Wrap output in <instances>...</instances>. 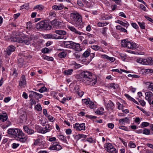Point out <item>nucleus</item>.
I'll return each instance as SVG.
<instances>
[{"label":"nucleus","mask_w":153,"mask_h":153,"mask_svg":"<svg viewBox=\"0 0 153 153\" xmlns=\"http://www.w3.org/2000/svg\"><path fill=\"white\" fill-rule=\"evenodd\" d=\"M79 76L81 78L80 81L86 84L87 85H94L97 82V78L92 75L91 72L89 71H84L80 74Z\"/></svg>","instance_id":"1"},{"label":"nucleus","mask_w":153,"mask_h":153,"mask_svg":"<svg viewBox=\"0 0 153 153\" xmlns=\"http://www.w3.org/2000/svg\"><path fill=\"white\" fill-rule=\"evenodd\" d=\"M7 132L10 136L16 137L17 140L22 143L25 142L28 139V136L18 128H10L8 130Z\"/></svg>","instance_id":"2"},{"label":"nucleus","mask_w":153,"mask_h":153,"mask_svg":"<svg viewBox=\"0 0 153 153\" xmlns=\"http://www.w3.org/2000/svg\"><path fill=\"white\" fill-rule=\"evenodd\" d=\"M70 19L71 24L75 27L80 28L83 27L81 16L79 13L73 12L71 13Z\"/></svg>","instance_id":"3"},{"label":"nucleus","mask_w":153,"mask_h":153,"mask_svg":"<svg viewBox=\"0 0 153 153\" xmlns=\"http://www.w3.org/2000/svg\"><path fill=\"white\" fill-rule=\"evenodd\" d=\"M64 45L66 48H67L74 49L77 51H79L81 50L80 44L72 41L65 42L64 43Z\"/></svg>","instance_id":"4"},{"label":"nucleus","mask_w":153,"mask_h":153,"mask_svg":"<svg viewBox=\"0 0 153 153\" xmlns=\"http://www.w3.org/2000/svg\"><path fill=\"white\" fill-rule=\"evenodd\" d=\"M52 26L45 21H42L37 23L36 28L37 29H43L47 30L51 29Z\"/></svg>","instance_id":"5"},{"label":"nucleus","mask_w":153,"mask_h":153,"mask_svg":"<svg viewBox=\"0 0 153 153\" xmlns=\"http://www.w3.org/2000/svg\"><path fill=\"white\" fill-rule=\"evenodd\" d=\"M74 130L77 131H84L85 130V123H77L73 125Z\"/></svg>","instance_id":"6"},{"label":"nucleus","mask_w":153,"mask_h":153,"mask_svg":"<svg viewBox=\"0 0 153 153\" xmlns=\"http://www.w3.org/2000/svg\"><path fill=\"white\" fill-rule=\"evenodd\" d=\"M150 57L146 59L140 58L137 59V62L139 63L144 65H150Z\"/></svg>","instance_id":"7"},{"label":"nucleus","mask_w":153,"mask_h":153,"mask_svg":"<svg viewBox=\"0 0 153 153\" xmlns=\"http://www.w3.org/2000/svg\"><path fill=\"white\" fill-rule=\"evenodd\" d=\"M23 129L25 132L28 135H32L36 132V131H34L33 129L29 128L27 126H24L23 127Z\"/></svg>","instance_id":"8"},{"label":"nucleus","mask_w":153,"mask_h":153,"mask_svg":"<svg viewBox=\"0 0 153 153\" xmlns=\"http://www.w3.org/2000/svg\"><path fill=\"white\" fill-rule=\"evenodd\" d=\"M22 42L21 43H25L26 45H31L33 43L32 42V39L31 37H24L22 36Z\"/></svg>","instance_id":"9"},{"label":"nucleus","mask_w":153,"mask_h":153,"mask_svg":"<svg viewBox=\"0 0 153 153\" xmlns=\"http://www.w3.org/2000/svg\"><path fill=\"white\" fill-rule=\"evenodd\" d=\"M62 146L57 143H53L52 146H51L49 149L51 150L59 151L62 149Z\"/></svg>","instance_id":"10"},{"label":"nucleus","mask_w":153,"mask_h":153,"mask_svg":"<svg viewBox=\"0 0 153 153\" xmlns=\"http://www.w3.org/2000/svg\"><path fill=\"white\" fill-rule=\"evenodd\" d=\"M22 36L19 35H15L12 36L10 38V40L12 42H16L21 43L22 42Z\"/></svg>","instance_id":"11"},{"label":"nucleus","mask_w":153,"mask_h":153,"mask_svg":"<svg viewBox=\"0 0 153 153\" xmlns=\"http://www.w3.org/2000/svg\"><path fill=\"white\" fill-rule=\"evenodd\" d=\"M85 35H86L88 38V40L89 44H92L96 42V41L94 39V36L89 33Z\"/></svg>","instance_id":"12"},{"label":"nucleus","mask_w":153,"mask_h":153,"mask_svg":"<svg viewBox=\"0 0 153 153\" xmlns=\"http://www.w3.org/2000/svg\"><path fill=\"white\" fill-rule=\"evenodd\" d=\"M145 98L148 100V102H150V101L153 99V94L150 91H148L145 93Z\"/></svg>","instance_id":"13"},{"label":"nucleus","mask_w":153,"mask_h":153,"mask_svg":"<svg viewBox=\"0 0 153 153\" xmlns=\"http://www.w3.org/2000/svg\"><path fill=\"white\" fill-rule=\"evenodd\" d=\"M15 49L16 47L12 45L9 46L6 49L7 54L9 56L10 55L12 52L15 51Z\"/></svg>","instance_id":"14"},{"label":"nucleus","mask_w":153,"mask_h":153,"mask_svg":"<svg viewBox=\"0 0 153 153\" xmlns=\"http://www.w3.org/2000/svg\"><path fill=\"white\" fill-rule=\"evenodd\" d=\"M68 28L70 30L76 34L79 35L85 34L84 33L78 31L73 26H69L68 27Z\"/></svg>","instance_id":"15"},{"label":"nucleus","mask_w":153,"mask_h":153,"mask_svg":"<svg viewBox=\"0 0 153 153\" xmlns=\"http://www.w3.org/2000/svg\"><path fill=\"white\" fill-rule=\"evenodd\" d=\"M55 32L56 34L59 35V36H61L62 37H63L64 38H62V39H66V36H65L67 33L65 31L62 30H56Z\"/></svg>","instance_id":"16"},{"label":"nucleus","mask_w":153,"mask_h":153,"mask_svg":"<svg viewBox=\"0 0 153 153\" xmlns=\"http://www.w3.org/2000/svg\"><path fill=\"white\" fill-rule=\"evenodd\" d=\"M131 43H132V42L127 41L125 39L122 40L121 42V45L122 46L127 47L128 48H129Z\"/></svg>","instance_id":"17"},{"label":"nucleus","mask_w":153,"mask_h":153,"mask_svg":"<svg viewBox=\"0 0 153 153\" xmlns=\"http://www.w3.org/2000/svg\"><path fill=\"white\" fill-rule=\"evenodd\" d=\"M119 122L121 125L124 124L125 123L128 124L130 123V120L128 117H126L120 119L119 120Z\"/></svg>","instance_id":"18"},{"label":"nucleus","mask_w":153,"mask_h":153,"mask_svg":"<svg viewBox=\"0 0 153 153\" xmlns=\"http://www.w3.org/2000/svg\"><path fill=\"white\" fill-rule=\"evenodd\" d=\"M26 84L25 76L23 75L21 77L20 81L19 82V85L22 86Z\"/></svg>","instance_id":"19"},{"label":"nucleus","mask_w":153,"mask_h":153,"mask_svg":"<svg viewBox=\"0 0 153 153\" xmlns=\"http://www.w3.org/2000/svg\"><path fill=\"white\" fill-rule=\"evenodd\" d=\"M113 146L112 144L110 143H106L104 144V147L105 149L108 152H109L111 150V149L113 148Z\"/></svg>","instance_id":"20"},{"label":"nucleus","mask_w":153,"mask_h":153,"mask_svg":"<svg viewBox=\"0 0 153 153\" xmlns=\"http://www.w3.org/2000/svg\"><path fill=\"white\" fill-rule=\"evenodd\" d=\"M59 50L62 51L58 54V56L61 58H63L66 57L67 54V52L63 49H60Z\"/></svg>","instance_id":"21"},{"label":"nucleus","mask_w":153,"mask_h":153,"mask_svg":"<svg viewBox=\"0 0 153 153\" xmlns=\"http://www.w3.org/2000/svg\"><path fill=\"white\" fill-rule=\"evenodd\" d=\"M57 137L63 142L68 143V142L66 140V138L63 135H58Z\"/></svg>","instance_id":"22"},{"label":"nucleus","mask_w":153,"mask_h":153,"mask_svg":"<svg viewBox=\"0 0 153 153\" xmlns=\"http://www.w3.org/2000/svg\"><path fill=\"white\" fill-rule=\"evenodd\" d=\"M7 118V114L6 113H3L2 114L0 115V120L3 122L6 121Z\"/></svg>","instance_id":"23"},{"label":"nucleus","mask_w":153,"mask_h":153,"mask_svg":"<svg viewBox=\"0 0 153 153\" xmlns=\"http://www.w3.org/2000/svg\"><path fill=\"white\" fill-rule=\"evenodd\" d=\"M75 89L76 90V92L78 94L79 96L81 97L84 94L83 92L79 89L78 86L75 87Z\"/></svg>","instance_id":"24"},{"label":"nucleus","mask_w":153,"mask_h":153,"mask_svg":"<svg viewBox=\"0 0 153 153\" xmlns=\"http://www.w3.org/2000/svg\"><path fill=\"white\" fill-rule=\"evenodd\" d=\"M91 48L95 51H100L102 52H104L103 50L100 46L97 45H92L91 46Z\"/></svg>","instance_id":"25"},{"label":"nucleus","mask_w":153,"mask_h":153,"mask_svg":"<svg viewBox=\"0 0 153 153\" xmlns=\"http://www.w3.org/2000/svg\"><path fill=\"white\" fill-rule=\"evenodd\" d=\"M30 94L29 95V97L31 99H33V97L36 98L37 92L31 91L29 92Z\"/></svg>","instance_id":"26"},{"label":"nucleus","mask_w":153,"mask_h":153,"mask_svg":"<svg viewBox=\"0 0 153 153\" xmlns=\"http://www.w3.org/2000/svg\"><path fill=\"white\" fill-rule=\"evenodd\" d=\"M118 87L117 84H116L114 83H112L108 85V87L110 89H113L114 90L117 88Z\"/></svg>","instance_id":"27"},{"label":"nucleus","mask_w":153,"mask_h":153,"mask_svg":"<svg viewBox=\"0 0 153 153\" xmlns=\"http://www.w3.org/2000/svg\"><path fill=\"white\" fill-rule=\"evenodd\" d=\"M114 104L111 100H110L109 102L106 105L107 108L108 109H113Z\"/></svg>","instance_id":"28"},{"label":"nucleus","mask_w":153,"mask_h":153,"mask_svg":"<svg viewBox=\"0 0 153 153\" xmlns=\"http://www.w3.org/2000/svg\"><path fill=\"white\" fill-rule=\"evenodd\" d=\"M90 50L88 49L83 53L82 55L83 57L86 58L88 57L90 55Z\"/></svg>","instance_id":"29"},{"label":"nucleus","mask_w":153,"mask_h":153,"mask_svg":"<svg viewBox=\"0 0 153 153\" xmlns=\"http://www.w3.org/2000/svg\"><path fill=\"white\" fill-rule=\"evenodd\" d=\"M73 71V70L71 69L64 71L63 73L66 75H71Z\"/></svg>","instance_id":"30"},{"label":"nucleus","mask_w":153,"mask_h":153,"mask_svg":"<svg viewBox=\"0 0 153 153\" xmlns=\"http://www.w3.org/2000/svg\"><path fill=\"white\" fill-rule=\"evenodd\" d=\"M146 85L149 90L153 91V84L152 83L150 82H147L146 83Z\"/></svg>","instance_id":"31"},{"label":"nucleus","mask_w":153,"mask_h":153,"mask_svg":"<svg viewBox=\"0 0 153 153\" xmlns=\"http://www.w3.org/2000/svg\"><path fill=\"white\" fill-rule=\"evenodd\" d=\"M52 39H62V38H64L63 37H62L61 36H57L55 34H52Z\"/></svg>","instance_id":"32"},{"label":"nucleus","mask_w":153,"mask_h":153,"mask_svg":"<svg viewBox=\"0 0 153 153\" xmlns=\"http://www.w3.org/2000/svg\"><path fill=\"white\" fill-rule=\"evenodd\" d=\"M143 134L146 135L151 134L150 130L148 129L145 128L143 130Z\"/></svg>","instance_id":"33"},{"label":"nucleus","mask_w":153,"mask_h":153,"mask_svg":"<svg viewBox=\"0 0 153 153\" xmlns=\"http://www.w3.org/2000/svg\"><path fill=\"white\" fill-rule=\"evenodd\" d=\"M60 23L61 22L55 20L53 21L52 22V25L54 27H59L60 25Z\"/></svg>","instance_id":"34"},{"label":"nucleus","mask_w":153,"mask_h":153,"mask_svg":"<svg viewBox=\"0 0 153 153\" xmlns=\"http://www.w3.org/2000/svg\"><path fill=\"white\" fill-rule=\"evenodd\" d=\"M43 58L45 60H46L48 61H53V58L52 57H49L47 56H43Z\"/></svg>","instance_id":"35"},{"label":"nucleus","mask_w":153,"mask_h":153,"mask_svg":"<svg viewBox=\"0 0 153 153\" xmlns=\"http://www.w3.org/2000/svg\"><path fill=\"white\" fill-rule=\"evenodd\" d=\"M45 128L47 131V132L50 131L52 129V126L49 124L46 125L45 127Z\"/></svg>","instance_id":"36"},{"label":"nucleus","mask_w":153,"mask_h":153,"mask_svg":"<svg viewBox=\"0 0 153 153\" xmlns=\"http://www.w3.org/2000/svg\"><path fill=\"white\" fill-rule=\"evenodd\" d=\"M122 25L127 28L129 26V24L127 21L124 20V22L122 21Z\"/></svg>","instance_id":"37"},{"label":"nucleus","mask_w":153,"mask_h":153,"mask_svg":"<svg viewBox=\"0 0 153 153\" xmlns=\"http://www.w3.org/2000/svg\"><path fill=\"white\" fill-rule=\"evenodd\" d=\"M12 75L15 77H17L18 75L17 70L16 68H13L12 70Z\"/></svg>","instance_id":"38"},{"label":"nucleus","mask_w":153,"mask_h":153,"mask_svg":"<svg viewBox=\"0 0 153 153\" xmlns=\"http://www.w3.org/2000/svg\"><path fill=\"white\" fill-rule=\"evenodd\" d=\"M89 99H82V101L83 103H84L86 105H88L90 104V103L91 102V101H89Z\"/></svg>","instance_id":"39"},{"label":"nucleus","mask_w":153,"mask_h":153,"mask_svg":"<svg viewBox=\"0 0 153 153\" xmlns=\"http://www.w3.org/2000/svg\"><path fill=\"white\" fill-rule=\"evenodd\" d=\"M34 9H37L39 10H41L43 9V7L42 5H37L34 7Z\"/></svg>","instance_id":"40"},{"label":"nucleus","mask_w":153,"mask_h":153,"mask_svg":"<svg viewBox=\"0 0 153 153\" xmlns=\"http://www.w3.org/2000/svg\"><path fill=\"white\" fill-rule=\"evenodd\" d=\"M138 24L141 29H145V23L144 22H138Z\"/></svg>","instance_id":"41"},{"label":"nucleus","mask_w":153,"mask_h":153,"mask_svg":"<svg viewBox=\"0 0 153 153\" xmlns=\"http://www.w3.org/2000/svg\"><path fill=\"white\" fill-rule=\"evenodd\" d=\"M137 99L141 105L143 106L145 105L146 102L143 100H141L139 98H138Z\"/></svg>","instance_id":"42"},{"label":"nucleus","mask_w":153,"mask_h":153,"mask_svg":"<svg viewBox=\"0 0 153 153\" xmlns=\"http://www.w3.org/2000/svg\"><path fill=\"white\" fill-rule=\"evenodd\" d=\"M136 45L135 43L132 42V43L131 44L129 48L132 49H135L136 48Z\"/></svg>","instance_id":"43"},{"label":"nucleus","mask_w":153,"mask_h":153,"mask_svg":"<svg viewBox=\"0 0 153 153\" xmlns=\"http://www.w3.org/2000/svg\"><path fill=\"white\" fill-rule=\"evenodd\" d=\"M19 144L13 143L12 144V148L13 149H16L19 146Z\"/></svg>","instance_id":"44"},{"label":"nucleus","mask_w":153,"mask_h":153,"mask_svg":"<svg viewBox=\"0 0 153 153\" xmlns=\"http://www.w3.org/2000/svg\"><path fill=\"white\" fill-rule=\"evenodd\" d=\"M128 146L131 148H135L136 147L135 143L131 141L130 142Z\"/></svg>","instance_id":"45"},{"label":"nucleus","mask_w":153,"mask_h":153,"mask_svg":"<svg viewBox=\"0 0 153 153\" xmlns=\"http://www.w3.org/2000/svg\"><path fill=\"white\" fill-rule=\"evenodd\" d=\"M149 125V123L146 122H143L141 124V128H142L143 127H145L148 126Z\"/></svg>","instance_id":"46"},{"label":"nucleus","mask_w":153,"mask_h":153,"mask_svg":"<svg viewBox=\"0 0 153 153\" xmlns=\"http://www.w3.org/2000/svg\"><path fill=\"white\" fill-rule=\"evenodd\" d=\"M49 49L47 48H42V51L43 53H48Z\"/></svg>","instance_id":"47"},{"label":"nucleus","mask_w":153,"mask_h":153,"mask_svg":"<svg viewBox=\"0 0 153 153\" xmlns=\"http://www.w3.org/2000/svg\"><path fill=\"white\" fill-rule=\"evenodd\" d=\"M47 88L45 86L42 87L39 90V91L40 93H43L47 91Z\"/></svg>","instance_id":"48"},{"label":"nucleus","mask_w":153,"mask_h":153,"mask_svg":"<svg viewBox=\"0 0 153 153\" xmlns=\"http://www.w3.org/2000/svg\"><path fill=\"white\" fill-rule=\"evenodd\" d=\"M39 132L42 134H45L47 132V131H46V129L45 128H41L39 130Z\"/></svg>","instance_id":"49"},{"label":"nucleus","mask_w":153,"mask_h":153,"mask_svg":"<svg viewBox=\"0 0 153 153\" xmlns=\"http://www.w3.org/2000/svg\"><path fill=\"white\" fill-rule=\"evenodd\" d=\"M119 129H121L122 130L128 131V128L127 127L123 126H120L119 127Z\"/></svg>","instance_id":"50"},{"label":"nucleus","mask_w":153,"mask_h":153,"mask_svg":"<svg viewBox=\"0 0 153 153\" xmlns=\"http://www.w3.org/2000/svg\"><path fill=\"white\" fill-rule=\"evenodd\" d=\"M36 109L38 111H41L42 110V108L40 105H37L35 106Z\"/></svg>","instance_id":"51"},{"label":"nucleus","mask_w":153,"mask_h":153,"mask_svg":"<svg viewBox=\"0 0 153 153\" xmlns=\"http://www.w3.org/2000/svg\"><path fill=\"white\" fill-rule=\"evenodd\" d=\"M32 27V25L30 22H28L27 24V28L29 30H30Z\"/></svg>","instance_id":"52"},{"label":"nucleus","mask_w":153,"mask_h":153,"mask_svg":"<svg viewBox=\"0 0 153 153\" xmlns=\"http://www.w3.org/2000/svg\"><path fill=\"white\" fill-rule=\"evenodd\" d=\"M86 117L89 118L91 119H95L97 118V117L94 116L90 115H86Z\"/></svg>","instance_id":"53"},{"label":"nucleus","mask_w":153,"mask_h":153,"mask_svg":"<svg viewBox=\"0 0 153 153\" xmlns=\"http://www.w3.org/2000/svg\"><path fill=\"white\" fill-rule=\"evenodd\" d=\"M52 34H46L44 36L45 39H52Z\"/></svg>","instance_id":"54"},{"label":"nucleus","mask_w":153,"mask_h":153,"mask_svg":"<svg viewBox=\"0 0 153 153\" xmlns=\"http://www.w3.org/2000/svg\"><path fill=\"white\" fill-rule=\"evenodd\" d=\"M111 34L114 37L116 38H118V35L115 31H112L111 32Z\"/></svg>","instance_id":"55"},{"label":"nucleus","mask_w":153,"mask_h":153,"mask_svg":"<svg viewBox=\"0 0 153 153\" xmlns=\"http://www.w3.org/2000/svg\"><path fill=\"white\" fill-rule=\"evenodd\" d=\"M89 105V107L91 109H93L95 108V106L93 102H91Z\"/></svg>","instance_id":"56"},{"label":"nucleus","mask_w":153,"mask_h":153,"mask_svg":"<svg viewBox=\"0 0 153 153\" xmlns=\"http://www.w3.org/2000/svg\"><path fill=\"white\" fill-rule=\"evenodd\" d=\"M117 152L116 149L113 147L111 149V150L109 152L111 153H117Z\"/></svg>","instance_id":"57"},{"label":"nucleus","mask_w":153,"mask_h":153,"mask_svg":"<svg viewBox=\"0 0 153 153\" xmlns=\"http://www.w3.org/2000/svg\"><path fill=\"white\" fill-rule=\"evenodd\" d=\"M107 126L108 127L111 129H112L114 127V125L112 123H109L108 124Z\"/></svg>","instance_id":"58"},{"label":"nucleus","mask_w":153,"mask_h":153,"mask_svg":"<svg viewBox=\"0 0 153 153\" xmlns=\"http://www.w3.org/2000/svg\"><path fill=\"white\" fill-rule=\"evenodd\" d=\"M65 132L67 134H70L72 133L71 129L70 128H68L66 129Z\"/></svg>","instance_id":"59"},{"label":"nucleus","mask_w":153,"mask_h":153,"mask_svg":"<svg viewBox=\"0 0 153 153\" xmlns=\"http://www.w3.org/2000/svg\"><path fill=\"white\" fill-rule=\"evenodd\" d=\"M131 26L134 28L136 29L138 28L137 25L135 23H132L131 24Z\"/></svg>","instance_id":"60"},{"label":"nucleus","mask_w":153,"mask_h":153,"mask_svg":"<svg viewBox=\"0 0 153 153\" xmlns=\"http://www.w3.org/2000/svg\"><path fill=\"white\" fill-rule=\"evenodd\" d=\"M119 15L120 16H121V17H123L124 18H126V16L125 15V14L123 12H120L119 13Z\"/></svg>","instance_id":"61"},{"label":"nucleus","mask_w":153,"mask_h":153,"mask_svg":"<svg viewBox=\"0 0 153 153\" xmlns=\"http://www.w3.org/2000/svg\"><path fill=\"white\" fill-rule=\"evenodd\" d=\"M47 117L48 118V120L50 121L51 122L53 121V119L54 118L51 116L48 115Z\"/></svg>","instance_id":"62"},{"label":"nucleus","mask_w":153,"mask_h":153,"mask_svg":"<svg viewBox=\"0 0 153 153\" xmlns=\"http://www.w3.org/2000/svg\"><path fill=\"white\" fill-rule=\"evenodd\" d=\"M108 29V28L106 27H103L102 28V33L104 35H105L106 30Z\"/></svg>","instance_id":"63"},{"label":"nucleus","mask_w":153,"mask_h":153,"mask_svg":"<svg viewBox=\"0 0 153 153\" xmlns=\"http://www.w3.org/2000/svg\"><path fill=\"white\" fill-rule=\"evenodd\" d=\"M57 6L58 10H62L64 7V5L61 4L57 5Z\"/></svg>","instance_id":"64"}]
</instances>
